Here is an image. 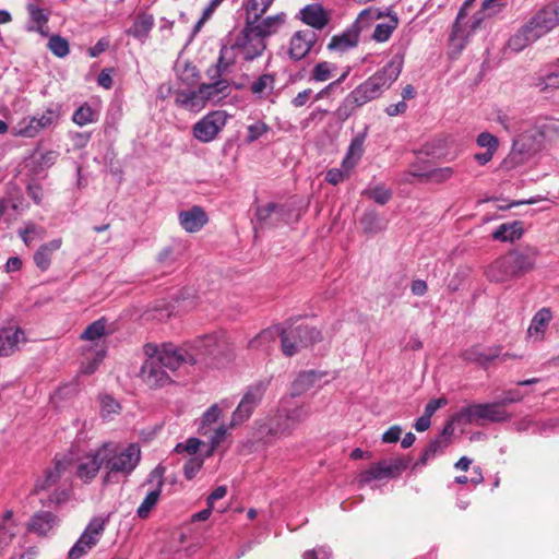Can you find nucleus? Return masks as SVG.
I'll use <instances>...</instances> for the list:
<instances>
[{"label": "nucleus", "mask_w": 559, "mask_h": 559, "mask_svg": "<svg viewBox=\"0 0 559 559\" xmlns=\"http://www.w3.org/2000/svg\"><path fill=\"white\" fill-rule=\"evenodd\" d=\"M311 414L308 403L282 397L276 411L254 423V436L263 445H272L276 441L294 433L297 427L306 421Z\"/></svg>", "instance_id": "nucleus-1"}, {"label": "nucleus", "mask_w": 559, "mask_h": 559, "mask_svg": "<svg viewBox=\"0 0 559 559\" xmlns=\"http://www.w3.org/2000/svg\"><path fill=\"white\" fill-rule=\"evenodd\" d=\"M404 63L403 55L392 59L367 80L357 85L336 109L340 119H348L358 108L380 98L399 79Z\"/></svg>", "instance_id": "nucleus-2"}, {"label": "nucleus", "mask_w": 559, "mask_h": 559, "mask_svg": "<svg viewBox=\"0 0 559 559\" xmlns=\"http://www.w3.org/2000/svg\"><path fill=\"white\" fill-rule=\"evenodd\" d=\"M146 360L143 362L140 377L151 389L165 386L171 382L169 371L177 370L187 357L174 344H164L160 348L147 344L144 347Z\"/></svg>", "instance_id": "nucleus-3"}, {"label": "nucleus", "mask_w": 559, "mask_h": 559, "mask_svg": "<svg viewBox=\"0 0 559 559\" xmlns=\"http://www.w3.org/2000/svg\"><path fill=\"white\" fill-rule=\"evenodd\" d=\"M281 335L282 350L286 356H294L300 349L321 341V332L313 326L300 323L286 329L271 328L263 330L249 342V348L266 350L269 344Z\"/></svg>", "instance_id": "nucleus-4"}, {"label": "nucleus", "mask_w": 559, "mask_h": 559, "mask_svg": "<svg viewBox=\"0 0 559 559\" xmlns=\"http://www.w3.org/2000/svg\"><path fill=\"white\" fill-rule=\"evenodd\" d=\"M100 455L103 456L104 466L107 469V474L103 479L105 485L109 484L112 476L117 473L123 475L131 474L141 460V451L135 443L129 444L121 451H119L115 443H104L100 447Z\"/></svg>", "instance_id": "nucleus-5"}, {"label": "nucleus", "mask_w": 559, "mask_h": 559, "mask_svg": "<svg viewBox=\"0 0 559 559\" xmlns=\"http://www.w3.org/2000/svg\"><path fill=\"white\" fill-rule=\"evenodd\" d=\"M536 252L510 251L498 258L487 271L490 281L502 283L531 271L535 265Z\"/></svg>", "instance_id": "nucleus-6"}, {"label": "nucleus", "mask_w": 559, "mask_h": 559, "mask_svg": "<svg viewBox=\"0 0 559 559\" xmlns=\"http://www.w3.org/2000/svg\"><path fill=\"white\" fill-rule=\"evenodd\" d=\"M511 415L502 407V403L472 404L461 408L453 415L456 424L467 425L481 420L503 423L510 420Z\"/></svg>", "instance_id": "nucleus-7"}, {"label": "nucleus", "mask_w": 559, "mask_h": 559, "mask_svg": "<svg viewBox=\"0 0 559 559\" xmlns=\"http://www.w3.org/2000/svg\"><path fill=\"white\" fill-rule=\"evenodd\" d=\"M70 465V461L67 459L55 460V464L52 467L48 468L45 472L43 478H39L36 481L34 492L39 493L40 491H50L49 502L59 504L68 499L69 488L64 487L62 489L58 488L57 485L61 481V479L68 480L67 471Z\"/></svg>", "instance_id": "nucleus-8"}, {"label": "nucleus", "mask_w": 559, "mask_h": 559, "mask_svg": "<svg viewBox=\"0 0 559 559\" xmlns=\"http://www.w3.org/2000/svg\"><path fill=\"white\" fill-rule=\"evenodd\" d=\"M270 383V379H261L246 389L240 402L231 415L230 428L243 424L251 417L255 408L261 404Z\"/></svg>", "instance_id": "nucleus-9"}, {"label": "nucleus", "mask_w": 559, "mask_h": 559, "mask_svg": "<svg viewBox=\"0 0 559 559\" xmlns=\"http://www.w3.org/2000/svg\"><path fill=\"white\" fill-rule=\"evenodd\" d=\"M106 527V520L94 518L90 521L79 539L68 552L69 559H81L87 555L99 542Z\"/></svg>", "instance_id": "nucleus-10"}, {"label": "nucleus", "mask_w": 559, "mask_h": 559, "mask_svg": "<svg viewBox=\"0 0 559 559\" xmlns=\"http://www.w3.org/2000/svg\"><path fill=\"white\" fill-rule=\"evenodd\" d=\"M225 341L218 335H204L186 347H179L187 357L185 364L194 365L207 356H215L222 353Z\"/></svg>", "instance_id": "nucleus-11"}, {"label": "nucleus", "mask_w": 559, "mask_h": 559, "mask_svg": "<svg viewBox=\"0 0 559 559\" xmlns=\"http://www.w3.org/2000/svg\"><path fill=\"white\" fill-rule=\"evenodd\" d=\"M226 122L227 116L224 111L209 112L193 126V136L203 143L212 142L224 129Z\"/></svg>", "instance_id": "nucleus-12"}, {"label": "nucleus", "mask_w": 559, "mask_h": 559, "mask_svg": "<svg viewBox=\"0 0 559 559\" xmlns=\"http://www.w3.org/2000/svg\"><path fill=\"white\" fill-rule=\"evenodd\" d=\"M235 47L245 61H253L266 49L265 40L254 34L250 27H245L235 38Z\"/></svg>", "instance_id": "nucleus-13"}, {"label": "nucleus", "mask_w": 559, "mask_h": 559, "mask_svg": "<svg viewBox=\"0 0 559 559\" xmlns=\"http://www.w3.org/2000/svg\"><path fill=\"white\" fill-rule=\"evenodd\" d=\"M454 423L455 421L453 420L452 417L451 420L444 425L442 431L435 439H432L424 449L420 457L413 465V469H416L419 466H425L430 460H432L437 455L442 454L445 451V449L451 443V438L454 432Z\"/></svg>", "instance_id": "nucleus-14"}, {"label": "nucleus", "mask_w": 559, "mask_h": 559, "mask_svg": "<svg viewBox=\"0 0 559 559\" xmlns=\"http://www.w3.org/2000/svg\"><path fill=\"white\" fill-rule=\"evenodd\" d=\"M164 474H165V467L158 465L156 466L148 475L147 477V484L154 485L153 488L146 493L145 498L143 499L142 503L139 506L136 510V515L140 519H146L151 511L156 507L160 493L162 488L164 486Z\"/></svg>", "instance_id": "nucleus-15"}, {"label": "nucleus", "mask_w": 559, "mask_h": 559, "mask_svg": "<svg viewBox=\"0 0 559 559\" xmlns=\"http://www.w3.org/2000/svg\"><path fill=\"white\" fill-rule=\"evenodd\" d=\"M528 29L533 28V38H539L559 24V0L547 4L539 10L528 22Z\"/></svg>", "instance_id": "nucleus-16"}, {"label": "nucleus", "mask_w": 559, "mask_h": 559, "mask_svg": "<svg viewBox=\"0 0 559 559\" xmlns=\"http://www.w3.org/2000/svg\"><path fill=\"white\" fill-rule=\"evenodd\" d=\"M408 464L409 461L403 457L380 461L364 473V480L369 481L397 476L408 467Z\"/></svg>", "instance_id": "nucleus-17"}, {"label": "nucleus", "mask_w": 559, "mask_h": 559, "mask_svg": "<svg viewBox=\"0 0 559 559\" xmlns=\"http://www.w3.org/2000/svg\"><path fill=\"white\" fill-rule=\"evenodd\" d=\"M318 40V35L311 29H301L293 34L289 40L288 56L294 61L305 59Z\"/></svg>", "instance_id": "nucleus-18"}, {"label": "nucleus", "mask_w": 559, "mask_h": 559, "mask_svg": "<svg viewBox=\"0 0 559 559\" xmlns=\"http://www.w3.org/2000/svg\"><path fill=\"white\" fill-rule=\"evenodd\" d=\"M296 19L314 29L321 31L329 24L330 14L322 4L311 3L300 9Z\"/></svg>", "instance_id": "nucleus-19"}, {"label": "nucleus", "mask_w": 559, "mask_h": 559, "mask_svg": "<svg viewBox=\"0 0 559 559\" xmlns=\"http://www.w3.org/2000/svg\"><path fill=\"white\" fill-rule=\"evenodd\" d=\"M286 14L278 13L275 15L267 16L262 20L247 21L246 26L250 27V29L257 34L262 40H265L266 37L277 33V31L285 23Z\"/></svg>", "instance_id": "nucleus-20"}, {"label": "nucleus", "mask_w": 559, "mask_h": 559, "mask_svg": "<svg viewBox=\"0 0 559 559\" xmlns=\"http://www.w3.org/2000/svg\"><path fill=\"white\" fill-rule=\"evenodd\" d=\"M103 465L104 462L99 448L94 453H90L79 461L75 471L76 477L84 483H88L96 477Z\"/></svg>", "instance_id": "nucleus-21"}, {"label": "nucleus", "mask_w": 559, "mask_h": 559, "mask_svg": "<svg viewBox=\"0 0 559 559\" xmlns=\"http://www.w3.org/2000/svg\"><path fill=\"white\" fill-rule=\"evenodd\" d=\"M325 376L324 372H319L314 370L302 371L297 378L293 381L290 388V394L286 397H290L294 401L295 397L301 396L310 389L320 385L319 382Z\"/></svg>", "instance_id": "nucleus-22"}, {"label": "nucleus", "mask_w": 559, "mask_h": 559, "mask_svg": "<svg viewBox=\"0 0 559 559\" xmlns=\"http://www.w3.org/2000/svg\"><path fill=\"white\" fill-rule=\"evenodd\" d=\"M59 116V111L56 108H47L40 116L33 117L28 124L21 129V134L26 138H34L40 130L56 123Z\"/></svg>", "instance_id": "nucleus-23"}, {"label": "nucleus", "mask_w": 559, "mask_h": 559, "mask_svg": "<svg viewBox=\"0 0 559 559\" xmlns=\"http://www.w3.org/2000/svg\"><path fill=\"white\" fill-rule=\"evenodd\" d=\"M25 341L24 332L19 328H3L0 330V357L12 355L21 342Z\"/></svg>", "instance_id": "nucleus-24"}, {"label": "nucleus", "mask_w": 559, "mask_h": 559, "mask_svg": "<svg viewBox=\"0 0 559 559\" xmlns=\"http://www.w3.org/2000/svg\"><path fill=\"white\" fill-rule=\"evenodd\" d=\"M179 223L186 231L197 233L207 223V216L202 207L193 206L179 213Z\"/></svg>", "instance_id": "nucleus-25"}, {"label": "nucleus", "mask_w": 559, "mask_h": 559, "mask_svg": "<svg viewBox=\"0 0 559 559\" xmlns=\"http://www.w3.org/2000/svg\"><path fill=\"white\" fill-rule=\"evenodd\" d=\"M58 523L57 516L48 511H39L35 513L28 524L29 532L39 536L47 535Z\"/></svg>", "instance_id": "nucleus-26"}, {"label": "nucleus", "mask_w": 559, "mask_h": 559, "mask_svg": "<svg viewBox=\"0 0 559 559\" xmlns=\"http://www.w3.org/2000/svg\"><path fill=\"white\" fill-rule=\"evenodd\" d=\"M154 26V16L146 12H140L134 17L132 25L128 28L127 34L135 39L144 43Z\"/></svg>", "instance_id": "nucleus-27"}, {"label": "nucleus", "mask_w": 559, "mask_h": 559, "mask_svg": "<svg viewBox=\"0 0 559 559\" xmlns=\"http://www.w3.org/2000/svg\"><path fill=\"white\" fill-rule=\"evenodd\" d=\"M500 347H490L483 349L480 346H473L463 352L462 357L469 362H476L487 367L491 361L500 356Z\"/></svg>", "instance_id": "nucleus-28"}, {"label": "nucleus", "mask_w": 559, "mask_h": 559, "mask_svg": "<svg viewBox=\"0 0 559 559\" xmlns=\"http://www.w3.org/2000/svg\"><path fill=\"white\" fill-rule=\"evenodd\" d=\"M27 11L29 14V21L26 25L27 32H36L40 34L43 37L49 36V29H48V21L49 16L43 9L35 4H28Z\"/></svg>", "instance_id": "nucleus-29"}, {"label": "nucleus", "mask_w": 559, "mask_h": 559, "mask_svg": "<svg viewBox=\"0 0 559 559\" xmlns=\"http://www.w3.org/2000/svg\"><path fill=\"white\" fill-rule=\"evenodd\" d=\"M366 132L356 134L348 146L347 153L342 162V167L346 170H352L360 160L364 153V143L366 140Z\"/></svg>", "instance_id": "nucleus-30"}, {"label": "nucleus", "mask_w": 559, "mask_h": 559, "mask_svg": "<svg viewBox=\"0 0 559 559\" xmlns=\"http://www.w3.org/2000/svg\"><path fill=\"white\" fill-rule=\"evenodd\" d=\"M175 103L178 107L190 111H200L206 104L202 94H200V88L195 91L177 92Z\"/></svg>", "instance_id": "nucleus-31"}, {"label": "nucleus", "mask_w": 559, "mask_h": 559, "mask_svg": "<svg viewBox=\"0 0 559 559\" xmlns=\"http://www.w3.org/2000/svg\"><path fill=\"white\" fill-rule=\"evenodd\" d=\"M61 238L41 245L34 254L35 264L41 271H47L50 266L52 254L61 248Z\"/></svg>", "instance_id": "nucleus-32"}, {"label": "nucleus", "mask_w": 559, "mask_h": 559, "mask_svg": "<svg viewBox=\"0 0 559 559\" xmlns=\"http://www.w3.org/2000/svg\"><path fill=\"white\" fill-rule=\"evenodd\" d=\"M233 404L234 402L231 400L223 399L218 403H215L211 407H209L201 417V425L199 430L203 435H205L207 432V428L212 424L216 423L221 415L223 414V412L231 407Z\"/></svg>", "instance_id": "nucleus-33"}, {"label": "nucleus", "mask_w": 559, "mask_h": 559, "mask_svg": "<svg viewBox=\"0 0 559 559\" xmlns=\"http://www.w3.org/2000/svg\"><path fill=\"white\" fill-rule=\"evenodd\" d=\"M552 316L549 309L543 308L535 313L528 326V336L542 341Z\"/></svg>", "instance_id": "nucleus-34"}, {"label": "nucleus", "mask_w": 559, "mask_h": 559, "mask_svg": "<svg viewBox=\"0 0 559 559\" xmlns=\"http://www.w3.org/2000/svg\"><path fill=\"white\" fill-rule=\"evenodd\" d=\"M17 526L13 520L11 510L0 516V552L3 551L16 536Z\"/></svg>", "instance_id": "nucleus-35"}, {"label": "nucleus", "mask_w": 559, "mask_h": 559, "mask_svg": "<svg viewBox=\"0 0 559 559\" xmlns=\"http://www.w3.org/2000/svg\"><path fill=\"white\" fill-rule=\"evenodd\" d=\"M359 33L357 29H347L340 35H334L328 44L331 51L344 52L358 44Z\"/></svg>", "instance_id": "nucleus-36"}, {"label": "nucleus", "mask_w": 559, "mask_h": 559, "mask_svg": "<svg viewBox=\"0 0 559 559\" xmlns=\"http://www.w3.org/2000/svg\"><path fill=\"white\" fill-rule=\"evenodd\" d=\"M523 234L520 222L501 224L493 233L492 238L498 241H514L520 239Z\"/></svg>", "instance_id": "nucleus-37"}, {"label": "nucleus", "mask_w": 559, "mask_h": 559, "mask_svg": "<svg viewBox=\"0 0 559 559\" xmlns=\"http://www.w3.org/2000/svg\"><path fill=\"white\" fill-rule=\"evenodd\" d=\"M399 25V19L395 13L388 14V19L383 22H380L376 25L372 38L378 43L386 41L394 29H396Z\"/></svg>", "instance_id": "nucleus-38"}, {"label": "nucleus", "mask_w": 559, "mask_h": 559, "mask_svg": "<svg viewBox=\"0 0 559 559\" xmlns=\"http://www.w3.org/2000/svg\"><path fill=\"white\" fill-rule=\"evenodd\" d=\"M275 85V75L272 73H264L254 80L250 85V92L260 98L269 96Z\"/></svg>", "instance_id": "nucleus-39"}, {"label": "nucleus", "mask_w": 559, "mask_h": 559, "mask_svg": "<svg viewBox=\"0 0 559 559\" xmlns=\"http://www.w3.org/2000/svg\"><path fill=\"white\" fill-rule=\"evenodd\" d=\"M533 34L535 32L533 28L528 29V24L526 23L515 35H513L509 40V47L515 51H520L525 48L527 45L534 43L538 38H533Z\"/></svg>", "instance_id": "nucleus-40"}, {"label": "nucleus", "mask_w": 559, "mask_h": 559, "mask_svg": "<svg viewBox=\"0 0 559 559\" xmlns=\"http://www.w3.org/2000/svg\"><path fill=\"white\" fill-rule=\"evenodd\" d=\"M453 169L451 167L435 168L429 171L423 173L419 170L412 169L409 174L414 177L426 178L429 181L441 183L453 176Z\"/></svg>", "instance_id": "nucleus-41"}, {"label": "nucleus", "mask_w": 559, "mask_h": 559, "mask_svg": "<svg viewBox=\"0 0 559 559\" xmlns=\"http://www.w3.org/2000/svg\"><path fill=\"white\" fill-rule=\"evenodd\" d=\"M98 120V111L93 109L88 104H83L80 106L72 116V121L80 126H86L88 123H94Z\"/></svg>", "instance_id": "nucleus-42"}, {"label": "nucleus", "mask_w": 559, "mask_h": 559, "mask_svg": "<svg viewBox=\"0 0 559 559\" xmlns=\"http://www.w3.org/2000/svg\"><path fill=\"white\" fill-rule=\"evenodd\" d=\"M360 223L365 233L368 234H377L385 228V222L374 211L366 212Z\"/></svg>", "instance_id": "nucleus-43"}, {"label": "nucleus", "mask_w": 559, "mask_h": 559, "mask_svg": "<svg viewBox=\"0 0 559 559\" xmlns=\"http://www.w3.org/2000/svg\"><path fill=\"white\" fill-rule=\"evenodd\" d=\"M47 48L58 58H64L70 52L68 39L56 34L49 36Z\"/></svg>", "instance_id": "nucleus-44"}, {"label": "nucleus", "mask_w": 559, "mask_h": 559, "mask_svg": "<svg viewBox=\"0 0 559 559\" xmlns=\"http://www.w3.org/2000/svg\"><path fill=\"white\" fill-rule=\"evenodd\" d=\"M367 198L372 199L380 205L386 204L392 198V191L386 189L383 185L376 186L374 188L367 189L362 192Z\"/></svg>", "instance_id": "nucleus-45"}, {"label": "nucleus", "mask_w": 559, "mask_h": 559, "mask_svg": "<svg viewBox=\"0 0 559 559\" xmlns=\"http://www.w3.org/2000/svg\"><path fill=\"white\" fill-rule=\"evenodd\" d=\"M335 67L328 61H321L317 63L311 71V80L316 82L328 81L331 78L332 70Z\"/></svg>", "instance_id": "nucleus-46"}, {"label": "nucleus", "mask_w": 559, "mask_h": 559, "mask_svg": "<svg viewBox=\"0 0 559 559\" xmlns=\"http://www.w3.org/2000/svg\"><path fill=\"white\" fill-rule=\"evenodd\" d=\"M106 324L103 319L94 321L90 324L82 334V338L88 341H95L100 338L105 334Z\"/></svg>", "instance_id": "nucleus-47"}, {"label": "nucleus", "mask_w": 559, "mask_h": 559, "mask_svg": "<svg viewBox=\"0 0 559 559\" xmlns=\"http://www.w3.org/2000/svg\"><path fill=\"white\" fill-rule=\"evenodd\" d=\"M270 130L269 126L263 121H258L247 127V143H253Z\"/></svg>", "instance_id": "nucleus-48"}, {"label": "nucleus", "mask_w": 559, "mask_h": 559, "mask_svg": "<svg viewBox=\"0 0 559 559\" xmlns=\"http://www.w3.org/2000/svg\"><path fill=\"white\" fill-rule=\"evenodd\" d=\"M274 0H250L248 3V13H252L255 20L261 19V16L269 10Z\"/></svg>", "instance_id": "nucleus-49"}, {"label": "nucleus", "mask_w": 559, "mask_h": 559, "mask_svg": "<svg viewBox=\"0 0 559 559\" xmlns=\"http://www.w3.org/2000/svg\"><path fill=\"white\" fill-rule=\"evenodd\" d=\"M201 445H204V442L200 441L197 438H189L185 442H180L175 447L176 453L186 452L189 455L197 454L198 450Z\"/></svg>", "instance_id": "nucleus-50"}, {"label": "nucleus", "mask_w": 559, "mask_h": 559, "mask_svg": "<svg viewBox=\"0 0 559 559\" xmlns=\"http://www.w3.org/2000/svg\"><path fill=\"white\" fill-rule=\"evenodd\" d=\"M476 143L480 147L487 148V151L496 152L499 146V141L497 136L492 135L489 132H481L478 134L476 139Z\"/></svg>", "instance_id": "nucleus-51"}, {"label": "nucleus", "mask_w": 559, "mask_h": 559, "mask_svg": "<svg viewBox=\"0 0 559 559\" xmlns=\"http://www.w3.org/2000/svg\"><path fill=\"white\" fill-rule=\"evenodd\" d=\"M203 465V459L200 456H192L183 466V474L187 479H192Z\"/></svg>", "instance_id": "nucleus-52"}, {"label": "nucleus", "mask_w": 559, "mask_h": 559, "mask_svg": "<svg viewBox=\"0 0 559 559\" xmlns=\"http://www.w3.org/2000/svg\"><path fill=\"white\" fill-rule=\"evenodd\" d=\"M226 436H227V427L219 426L211 437V441H210L209 449L206 451V455H211L219 447V444L225 440Z\"/></svg>", "instance_id": "nucleus-53"}, {"label": "nucleus", "mask_w": 559, "mask_h": 559, "mask_svg": "<svg viewBox=\"0 0 559 559\" xmlns=\"http://www.w3.org/2000/svg\"><path fill=\"white\" fill-rule=\"evenodd\" d=\"M100 408L103 416H108L118 413L120 405L112 396L104 395L100 397Z\"/></svg>", "instance_id": "nucleus-54"}, {"label": "nucleus", "mask_w": 559, "mask_h": 559, "mask_svg": "<svg viewBox=\"0 0 559 559\" xmlns=\"http://www.w3.org/2000/svg\"><path fill=\"white\" fill-rule=\"evenodd\" d=\"M277 210V204L273 202H270L263 206H258L255 211L257 221L260 223V225L265 224L271 215L274 214Z\"/></svg>", "instance_id": "nucleus-55"}, {"label": "nucleus", "mask_w": 559, "mask_h": 559, "mask_svg": "<svg viewBox=\"0 0 559 559\" xmlns=\"http://www.w3.org/2000/svg\"><path fill=\"white\" fill-rule=\"evenodd\" d=\"M349 173H350V170H346L343 167H342V169L332 168V169L328 170V173L325 175V180L329 183L336 186L337 183H340L343 180H345L346 178H348Z\"/></svg>", "instance_id": "nucleus-56"}, {"label": "nucleus", "mask_w": 559, "mask_h": 559, "mask_svg": "<svg viewBox=\"0 0 559 559\" xmlns=\"http://www.w3.org/2000/svg\"><path fill=\"white\" fill-rule=\"evenodd\" d=\"M231 66V63L223 60V58L218 56L216 64L207 71L210 79L221 78L227 74Z\"/></svg>", "instance_id": "nucleus-57"}, {"label": "nucleus", "mask_w": 559, "mask_h": 559, "mask_svg": "<svg viewBox=\"0 0 559 559\" xmlns=\"http://www.w3.org/2000/svg\"><path fill=\"white\" fill-rule=\"evenodd\" d=\"M543 90H558L559 88V60L558 63L555 67V70L549 72L544 79H543Z\"/></svg>", "instance_id": "nucleus-58"}, {"label": "nucleus", "mask_w": 559, "mask_h": 559, "mask_svg": "<svg viewBox=\"0 0 559 559\" xmlns=\"http://www.w3.org/2000/svg\"><path fill=\"white\" fill-rule=\"evenodd\" d=\"M200 94H202L205 103H218L222 100L221 96L217 94V92L214 88V85L212 83H203L199 86Z\"/></svg>", "instance_id": "nucleus-59"}, {"label": "nucleus", "mask_w": 559, "mask_h": 559, "mask_svg": "<svg viewBox=\"0 0 559 559\" xmlns=\"http://www.w3.org/2000/svg\"><path fill=\"white\" fill-rule=\"evenodd\" d=\"M211 80H212L211 83L214 85L215 91L217 92V94L221 96L222 99L227 97L230 94L231 86H230V82L227 79H224L223 76H221V78H215V79H211Z\"/></svg>", "instance_id": "nucleus-60"}, {"label": "nucleus", "mask_w": 559, "mask_h": 559, "mask_svg": "<svg viewBox=\"0 0 559 559\" xmlns=\"http://www.w3.org/2000/svg\"><path fill=\"white\" fill-rule=\"evenodd\" d=\"M219 56L223 58V60H225L234 66L236 62L237 56H239L238 48L235 47V41L229 46H227V45L223 46L221 48Z\"/></svg>", "instance_id": "nucleus-61"}, {"label": "nucleus", "mask_w": 559, "mask_h": 559, "mask_svg": "<svg viewBox=\"0 0 559 559\" xmlns=\"http://www.w3.org/2000/svg\"><path fill=\"white\" fill-rule=\"evenodd\" d=\"M402 435V428L399 425L391 426L383 435L382 442L383 443H394L397 442Z\"/></svg>", "instance_id": "nucleus-62"}, {"label": "nucleus", "mask_w": 559, "mask_h": 559, "mask_svg": "<svg viewBox=\"0 0 559 559\" xmlns=\"http://www.w3.org/2000/svg\"><path fill=\"white\" fill-rule=\"evenodd\" d=\"M448 401L444 397L430 400L424 411V415L431 418V416L442 406L447 405Z\"/></svg>", "instance_id": "nucleus-63"}, {"label": "nucleus", "mask_w": 559, "mask_h": 559, "mask_svg": "<svg viewBox=\"0 0 559 559\" xmlns=\"http://www.w3.org/2000/svg\"><path fill=\"white\" fill-rule=\"evenodd\" d=\"M109 47V40L107 38H100L93 47L88 49V55L92 58H96L103 53Z\"/></svg>", "instance_id": "nucleus-64"}]
</instances>
